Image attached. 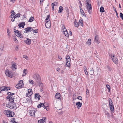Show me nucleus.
<instances>
[{"label":"nucleus","mask_w":123,"mask_h":123,"mask_svg":"<svg viewBox=\"0 0 123 123\" xmlns=\"http://www.w3.org/2000/svg\"><path fill=\"white\" fill-rule=\"evenodd\" d=\"M6 105L7 107L10 108V109H16L17 108L16 105L14 102V101L10 102L6 104Z\"/></svg>","instance_id":"1"},{"label":"nucleus","mask_w":123,"mask_h":123,"mask_svg":"<svg viewBox=\"0 0 123 123\" xmlns=\"http://www.w3.org/2000/svg\"><path fill=\"white\" fill-rule=\"evenodd\" d=\"M33 78L36 81L35 84L39 82L41 80L40 77V75L37 74H34L33 76Z\"/></svg>","instance_id":"2"},{"label":"nucleus","mask_w":123,"mask_h":123,"mask_svg":"<svg viewBox=\"0 0 123 123\" xmlns=\"http://www.w3.org/2000/svg\"><path fill=\"white\" fill-rule=\"evenodd\" d=\"M65 59L66 60V66L70 68L71 61V59L70 57L68 55H67Z\"/></svg>","instance_id":"3"},{"label":"nucleus","mask_w":123,"mask_h":123,"mask_svg":"<svg viewBox=\"0 0 123 123\" xmlns=\"http://www.w3.org/2000/svg\"><path fill=\"white\" fill-rule=\"evenodd\" d=\"M109 103L110 109L112 111H114V106L112 100L111 98H109Z\"/></svg>","instance_id":"4"},{"label":"nucleus","mask_w":123,"mask_h":123,"mask_svg":"<svg viewBox=\"0 0 123 123\" xmlns=\"http://www.w3.org/2000/svg\"><path fill=\"white\" fill-rule=\"evenodd\" d=\"M86 6L87 9L88 10L89 13L91 14L92 13V7L91 4H88V5L86 4Z\"/></svg>","instance_id":"5"},{"label":"nucleus","mask_w":123,"mask_h":123,"mask_svg":"<svg viewBox=\"0 0 123 123\" xmlns=\"http://www.w3.org/2000/svg\"><path fill=\"white\" fill-rule=\"evenodd\" d=\"M112 60L116 64L118 63V60L117 57L114 54H113L112 57Z\"/></svg>","instance_id":"6"},{"label":"nucleus","mask_w":123,"mask_h":123,"mask_svg":"<svg viewBox=\"0 0 123 123\" xmlns=\"http://www.w3.org/2000/svg\"><path fill=\"white\" fill-rule=\"evenodd\" d=\"M5 74L6 75L10 78L12 77V74L11 72V71L8 69L6 70L5 71Z\"/></svg>","instance_id":"7"},{"label":"nucleus","mask_w":123,"mask_h":123,"mask_svg":"<svg viewBox=\"0 0 123 123\" xmlns=\"http://www.w3.org/2000/svg\"><path fill=\"white\" fill-rule=\"evenodd\" d=\"M25 31H24L25 33H28L29 32H31L32 31L33 29L31 27H28L24 29Z\"/></svg>","instance_id":"8"},{"label":"nucleus","mask_w":123,"mask_h":123,"mask_svg":"<svg viewBox=\"0 0 123 123\" xmlns=\"http://www.w3.org/2000/svg\"><path fill=\"white\" fill-rule=\"evenodd\" d=\"M7 99H9V102H12L14 101V98H13V96H10L8 95L6 97Z\"/></svg>","instance_id":"9"},{"label":"nucleus","mask_w":123,"mask_h":123,"mask_svg":"<svg viewBox=\"0 0 123 123\" xmlns=\"http://www.w3.org/2000/svg\"><path fill=\"white\" fill-rule=\"evenodd\" d=\"M32 89H28V93L26 95V97L31 96L32 94Z\"/></svg>","instance_id":"10"},{"label":"nucleus","mask_w":123,"mask_h":123,"mask_svg":"<svg viewBox=\"0 0 123 123\" xmlns=\"http://www.w3.org/2000/svg\"><path fill=\"white\" fill-rule=\"evenodd\" d=\"M23 83H19L16 85V87L17 89H20L23 87Z\"/></svg>","instance_id":"11"},{"label":"nucleus","mask_w":123,"mask_h":123,"mask_svg":"<svg viewBox=\"0 0 123 123\" xmlns=\"http://www.w3.org/2000/svg\"><path fill=\"white\" fill-rule=\"evenodd\" d=\"M99 37L98 35H97L95 36L94 38V41L96 43H99L100 42V41L98 40Z\"/></svg>","instance_id":"12"},{"label":"nucleus","mask_w":123,"mask_h":123,"mask_svg":"<svg viewBox=\"0 0 123 123\" xmlns=\"http://www.w3.org/2000/svg\"><path fill=\"white\" fill-rule=\"evenodd\" d=\"M31 40L29 38H27V39L25 41V42L27 44L30 45L31 43Z\"/></svg>","instance_id":"13"},{"label":"nucleus","mask_w":123,"mask_h":123,"mask_svg":"<svg viewBox=\"0 0 123 123\" xmlns=\"http://www.w3.org/2000/svg\"><path fill=\"white\" fill-rule=\"evenodd\" d=\"M40 96L38 93H36L35 94V98L36 99H38L39 100L40 99Z\"/></svg>","instance_id":"14"},{"label":"nucleus","mask_w":123,"mask_h":123,"mask_svg":"<svg viewBox=\"0 0 123 123\" xmlns=\"http://www.w3.org/2000/svg\"><path fill=\"white\" fill-rule=\"evenodd\" d=\"M82 103L80 102H78L76 103V105L78 109H79L81 106Z\"/></svg>","instance_id":"15"},{"label":"nucleus","mask_w":123,"mask_h":123,"mask_svg":"<svg viewBox=\"0 0 123 123\" xmlns=\"http://www.w3.org/2000/svg\"><path fill=\"white\" fill-rule=\"evenodd\" d=\"M9 112H10V113L9 114V115H8V116H9V117H13L14 115V113L13 112L11 111H10Z\"/></svg>","instance_id":"16"},{"label":"nucleus","mask_w":123,"mask_h":123,"mask_svg":"<svg viewBox=\"0 0 123 123\" xmlns=\"http://www.w3.org/2000/svg\"><path fill=\"white\" fill-rule=\"evenodd\" d=\"M0 90L1 91H8L7 89L6 88V86H3L0 87Z\"/></svg>","instance_id":"17"},{"label":"nucleus","mask_w":123,"mask_h":123,"mask_svg":"<svg viewBox=\"0 0 123 123\" xmlns=\"http://www.w3.org/2000/svg\"><path fill=\"white\" fill-rule=\"evenodd\" d=\"M35 85H38L39 86L41 87V88L43 86V84L42 83L41 80L39 82L36 83Z\"/></svg>","instance_id":"18"},{"label":"nucleus","mask_w":123,"mask_h":123,"mask_svg":"<svg viewBox=\"0 0 123 123\" xmlns=\"http://www.w3.org/2000/svg\"><path fill=\"white\" fill-rule=\"evenodd\" d=\"M36 110H31L30 111V114L31 116H33L35 114V113L36 112Z\"/></svg>","instance_id":"19"},{"label":"nucleus","mask_w":123,"mask_h":123,"mask_svg":"<svg viewBox=\"0 0 123 123\" xmlns=\"http://www.w3.org/2000/svg\"><path fill=\"white\" fill-rule=\"evenodd\" d=\"M63 34L66 37H69L68 32L67 30H66V31H63Z\"/></svg>","instance_id":"20"},{"label":"nucleus","mask_w":123,"mask_h":123,"mask_svg":"<svg viewBox=\"0 0 123 123\" xmlns=\"http://www.w3.org/2000/svg\"><path fill=\"white\" fill-rule=\"evenodd\" d=\"M10 111H9L8 110H6L4 111V113L7 116L9 117V116H8V115H9V114L10 113V112H9Z\"/></svg>","instance_id":"21"},{"label":"nucleus","mask_w":123,"mask_h":123,"mask_svg":"<svg viewBox=\"0 0 123 123\" xmlns=\"http://www.w3.org/2000/svg\"><path fill=\"white\" fill-rule=\"evenodd\" d=\"M50 15L49 14L47 16V18L45 20V22H46V23L48 21H49L50 20Z\"/></svg>","instance_id":"22"},{"label":"nucleus","mask_w":123,"mask_h":123,"mask_svg":"<svg viewBox=\"0 0 123 123\" xmlns=\"http://www.w3.org/2000/svg\"><path fill=\"white\" fill-rule=\"evenodd\" d=\"M60 94L59 93H57L55 95V98L56 99H59L60 98Z\"/></svg>","instance_id":"23"},{"label":"nucleus","mask_w":123,"mask_h":123,"mask_svg":"<svg viewBox=\"0 0 123 123\" xmlns=\"http://www.w3.org/2000/svg\"><path fill=\"white\" fill-rule=\"evenodd\" d=\"M25 25V24H19L18 26L19 28L22 27V28H24V26Z\"/></svg>","instance_id":"24"},{"label":"nucleus","mask_w":123,"mask_h":123,"mask_svg":"<svg viewBox=\"0 0 123 123\" xmlns=\"http://www.w3.org/2000/svg\"><path fill=\"white\" fill-rule=\"evenodd\" d=\"M27 71V69H24L23 70V73L22 75V76H25L26 74V72Z\"/></svg>","instance_id":"25"},{"label":"nucleus","mask_w":123,"mask_h":123,"mask_svg":"<svg viewBox=\"0 0 123 123\" xmlns=\"http://www.w3.org/2000/svg\"><path fill=\"white\" fill-rule=\"evenodd\" d=\"M63 8L62 6H60L59 8L58 13H61L62 12V11L63 10Z\"/></svg>","instance_id":"26"},{"label":"nucleus","mask_w":123,"mask_h":123,"mask_svg":"<svg viewBox=\"0 0 123 123\" xmlns=\"http://www.w3.org/2000/svg\"><path fill=\"white\" fill-rule=\"evenodd\" d=\"M46 27L48 28H49L51 27V24H45Z\"/></svg>","instance_id":"27"},{"label":"nucleus","mask_w":123,"mask_h":123,"mask_svg":"<svg viewBox=\"0 0 123 123\" xmlns=\"http://www.w3.org/2000/svg\"><path fill=\"white\" fill-rule=\"evenodd\" d=\"M86 43L88 45H90L91 43V39H89Z\"/></svg>","instance_id":"28"},{"label":"nucleus","mask_w":123,"mask_h":123,"mask_svg":"<svg viewBox=\"0 0 123 123\" xmlns=\"http://www.w3.org/2000/svg\"><path fill=\"white\" fill-rule=\"evenodd\" d=\"M105 115L106 116V117H110V115L109 113H108L107 111H105Z\"/></svg>","instance_id":"29"},{"label":"nucleus","mask_w":123,"mask_h":123,"mask_svg":"<svg viewBox=\"0 0 123 123\" xmlns=\"http://www.w3.org/2000/svg\"><path fill=\"white\" fill-rule=\"evenodd\" d=\"M29 82L30 84L32 85L35 84V83H34L33 81L32 80H29Z\"/></svg>","instance_id":"30"},{"label":"nucleus","mask_w":123,"mask_h":123,"mask_svg":"<svg viewBox=\"0 0 123 123\" xmlns=\"http://www.w3.org/2000/svg\"><path fill=\"white\" fill-rule=\"evenodd\" d=\"M34 20V18L33 17H31L29 20L27 21L28 22H31L33 21Z\"/></svg>","instance_id":"31"},{"label":"nucleus","mask_w":123,"mask_h":123,"mask_svg":"<svg viewBox=\"0 0 123 123\" xmlns=\"http://www.w3.org/2000/svg\"><path fill=\"white\" fill-rule=\"evenodd\" d=\"M44 104H43V103H41L40 104H38L37 106V107L38 108H39L41 107H42L44 105Z\"/></svg>","instance_id":"32"},{"label":"nucleus","mask_w":123,"mask_h":123,"mask_svg":"<svg viewBox=\"0 0 123 123\" xmlns=\"http://www.w3.org/2000/svg\"><path fill=\"white\" fill-rule=\"evenodd\" d=\"M100 12H104L105 10L103 6H101L100 8Z\"/></svg>","instance_id":"33"},{"label":"nucleus","mask_w":123,"mask_h":123,"mask_svg":"<svg viewBox=\"0 0 123 123\" xmlns=\"http://www.w3.org/2000/svg\"><path fill=\"white\" fill-rule=\"evenodd\" d=\"M20 14L19 13L17 14H16L15 15V16L14 17V18H18L20 16Z\"/></svg>","instance_id":"34"},{"label":"nucleus","mask_w":123,"mask_h":123,"mask_svg":"<svg viewBox=\"0 0 123 123\" xmlns=\"http://www.w3.org/2000/svg\"><path fill=\"white\" fill-rule=\"evenodd\" d=\"M11 16L14 17L15 15V13L14 12V11L13 10H12V11L11 12Z\"/></svg>","instance_id":"35"},{"label":"nucleus","mask_w":123,"mask_h":123,"mask_svg":"<svg viewBox=\"0 0 123 123\" xmlns=\"http://www.w3.org/2000/svg\"><path fill=\"white\" fill-rule=\"evenodd\" d=\"M7 34L8 36L9 37H10V32L8 29H7Z\"/></svg>","instance_id":"36"},{"label":"nucleus","mask_w":123,"mask_h":123,"mask_svg":"<svg viewBox=\"0 0 123 123\" xmlns=\"http://www.w3.org/2000/svg\"><path fill=\"white\" fill-rule=\"evenodd\" d=\"M12 68H15L16 70V69H17V68H16V63H14V64H12Z\"/></svg>","instance_id":"37"},{"label":"nucleus","mask_w":123,"mask_h":123,"mask_svg":"<svg viewBox=\"0 0 123 123\" xmlns=\"http://www.w3.org/2000/svg\"><path fill=\"white\" fill-rule=\"evenodd\" d=\"M62 29H63V31H66L67 30L65 25L63 24L62 25Z\"/></svg>","instance_id":"38"},{"label":"nucleus","mask_w":123,"mask_h":123,"mask_svg":"<svg viewBox=\"0 0 123 123\" xmlns=\"http://www.w3.org/2000/svg\"><path fill=\"white\" fill-rule=\"evenodd\" d=\"M7 94L9 95L12 96L13 95L15 94V93L8 92L7 93Z\"/></svg>","instance_id":"39"},{"label":"nucleus","mask_w":123,"mask_h":123,"mask_svg":"<svg viewBox=\"0 0 123 123\" xmlns=\"http://www.w3.org/2000/svg\"><path fill=\"white\" fill-rule=\"evenodd\" d=\"M90 72L91 75H92L94 74V70L92 68V69L90 71Z\"/></svg>","instance_id":"40"},{"label":"nucleus","mask_w":123,"mask_h":123,"mask_svg":"<svg viewBox=\"0 0 123 123\" xmlns=\"http://www.w3.org/2000/svg\"><path fill=\"white\" fill-rule=\"evenodd\" d=\"M38 123H43L44 121L43 119H40L38 121Z\"/></svg>","instance_id":"41"},{"label":"nucleus","mask_w":123,"mask_h":123,"mask_svg":"<svg viewBox=\"0 0 123 123\" xmlns=\"http://www.w3.org/2000/svg\"><path fill=\"white\" fill-rule=\"evenodd\" d=\"M65 9L66 10V13L69 14V11L68 8L67 7H66L65 8Z\"/></svg>","instance_id":"42"},{"label":"nucleus","mask_w":123,"mask_h":123,"mask_svg":"<svg viewBox=\"0 0 123 123\" xmlns=\"http://www.w3.org/2000/svg\"><path fill=\"white\" fill-rule=\"evenodd\" d=\"M14 41L16 42L17 43L18 42V40H17L16 39V36H15L13 38Z\"/></svg>","instance_id":"43"},{"label":"nucleus","mask_w":123,"mask_h":123,"mask_svg":"<svg viewBox=\"0 0 123 123\" xmlns=\"http://www.w3.org/2000/svg\"><path fill=\"white\" fill-rule=\"evenodd\" d=\"M120 17L123 20V14L122 13H120Z\"/></svg>","instance_id":"44"},{"label":"nucleus","mask_w":123,"mask_h":123,"mask_svg":"<svg viewBox=\"0 0 123 123\" xmlns=\"http://www.w3.org/2000/svg\"><path fill=\"white\" fill-rule=\"evenodd\" d=\"M91 1L90 0H86V4L88 5L89 3Z\"/></svg>","instance_id":"45"},{"label":"nucleus","mask_w":123,"mask_h":123,"mask_svg":"<svg viewBox=\"0 0 123 123\" xmlns=\"http://www.w3.org/2000/svg\"><path fill=\"white\" fill-rule=\"evenodd\" d=\"M85 70H84V72H85V74L86 75H87V74H88V72H87V71L86 70V67H85Z\"/></svg>","instance_id":"46"},{"label":"nucleus","mask_w":123,"mask_h":123,"mask_svg":"<svg viewBox=\"0 0 123 123\" xmlns=\"http://www.w3.org/2000/svg\"><path fill=\"white\" fill-rule=\"evenodd\" d=\"M74 25L76 27H78L80 25L79 24H74Z\"/></svg>","instance_id":"47"},{"label":"nucleus","mask_w":123,"mask_h":123,"mask_svg":"<svg viewBox=\"0 0 123 123\" xmlns=\"http://www.w3.org/2000/svg\"><path fill=\"white\" fill-rule=\"evenodd\" d=\"M106 86L107 88L109 90H110V86L109 85H106Z\"/></svg>","instance_id":"48"},{"label":"nucleus","mask_w":123,"mask_h":123,"mask_svg":"<svg viewBox=\"0 0 123 123\" xmlns=\"http://www.w3.org/2000/svg\"><path fill=\"white\" fill-rule=\"evenodd\" d=\"M32 31H33V33H37L38 30L37 29L35 30L33 29Z\"/></svg>","instance_id":"49"},{"label":"nucleus","mask_w":123,"mask_h":123,"mask_svg":"<svg viewBox=\"0 0 123 123\" xmlns=\"http://www.w3.org/2000/svg\"><path fill=\"white\" fill-rule=\"evenodd\" d=\"M107 68L109 70L111 71L112 70V69L111 68V67L109 66H107Z\"/></svg>","instance_id":"50"},{"label":"nucleus","mask_w":123,"mask_h":123,"mask_svg":"<svg viewBox=\"0 0 123 123\" xmlns=\"http://www.w3.org/2000/svg\"><path fill=\"white\" fill-rule=\"evenodd\" d=\"M14 32L15 33V34L16 35L18 33V32L19 31L18 30H16L14 31Z\"/></svg>","instance_id":"51"},{"label":"nucleus","mask_w":123,"mask_h":123,"mask_svg":"<svg viewBox=\"0 0 123 123\" xmlns=\"http://www.w3.org/2000/svg\"><path fill=\"white\" fill-rule=\"evenodd\" d=\"M77 98L78 99L80 100H81L82 99V98L80 96H78Z\"/></svg>","instance_id":"52"},{"label":"nucleus","mask_w":123,"mask_h":123,"mask_svg":"<svg viewBox=\"0 0 123 123\" xmlns=\"http://www.w3.org/2000/svg\"><path fill=\"white\" fill-rule=\"evenodd\" d=\"M83 23V20L81 19L80 20L79 22V23Z\"/></svg>","instance_id":"53"},{"label":"nucleus","mask_w":123,"mask_h":123,"mask_svg":"<svg viewBox=\"0 0 123 123\" xmlns=\"http://www.w3.org/2000/svg\"><path fill=\"white\" fill-rule=\"evenodd\" d=\"M23 57L24 58H25L26 59H27V58H28L27 56L25 55H24L23 56Z\"/></svg>","instance_id":"54"},{"label":"nucleus","mask_w":123,"mask_h":123,"mask_svg":"<svg viewBox=\"0 0 123 123\" xmlns=\"http://www.w3.org/2000/svg\"><path fill=\"white\" fill-rule=\"evenodd\" d=\"M13 18L11 19V21L12 22L14 21V19L15 18H14V17H12Z\"/></svg>","instance_id":"55"},{"label":"nucleus","mask_w":123,"mask_h":123,"mask_svg":"<svg viewBox=\"0 0 123 123\" xmlns=\"http://www.w3.org/2000/svg\"><path fill=\"white\" fill-rule=\"evenodd\" d=\"M86 94L87 95H88V94L89 93V90L88 89H87L86 90Z\"/></svg>","instance_id":"56"},{"label":"nucleus","mask_w":123,"mask_h":123,"mask_svg":"<svg viewBox=\"0 0 123 123\" xmlns=\"http://www.w3.org/2000/svg\"><path fill=\"white\" fill-rule=\"evenodd\" d=\"M58 58L60 60H62V58L61 56L58 55Z\"/></svg>","instance_id":"57"},{"label":"nucleus","mask_w":123,"mask_h":123,"mask_svg":"<svg viewBox=\"0 0 123 123\" xmlns=\"http://www.w3.org/2000/svg\"><path fill=\"white\" fill-rule=\"evenodd\" d=\"M18 36L20 38H23V36L21 34L20 35H19V36Z\"/></svg>","instance_id":"58"},{"label":"nucleus","mask_w":123,"mask_h":123,"mask_svg":"<svg viewBox=\"0 0 123 123\" xmlns=\"http://www.w3.org/2000/svg\"><path fill=\"white\" fill-rule=\"evenodd\" d=\"M54 5L55 6H56L57 5V3L56 2H55L54 3Z\"/></svg>","instance_id":"59"},{"label":"nucleus","mask_w":123,"mask_h":123,"mask_svg":"<svg viewBox=\"0 0 123 123\" xmlns=\"http://www.w3.org/2000/svg\"><path fill=\"white\" fill-rule=\"evenodd\" d=\"M113 54H112L111 53H109V56H111V58H112V55Z\"/></svg>","instance_id":"60"},{"label":"nucleus","mask_w":123,"mask_h":123,"mask_svg":"<svg viewBox=\"0 0 123 123\" xmlns=\"http://www.w3.org/2000/svg\"><path fill=\"white\" fill-rule=\"evenodd\" d=\"M46 119V117H44L42 118V119H43V121H44V122L45 120Z\"/></svg>","instance_id":"61"},{"label":"nucleus","mask_w":123,"mask_h":123,"mask_svg":"<svg viewBox=\"0 0 123 123\" xmlns=\"http://www.w3.org/2000/svg\"><path fill=\"white\" fill-rule=\"evenodd\" d=\"M15 121V118H12V120H11V122H12L13 123V122Z\"/></svg>","instance_id":"62"},{"label":"nucleus","mask_w":123,"mask_h":123,"mask_svg":"<svg viewBox=\"0 0 123 123\" xmlns=\"http://www.w3.org/2000/svg\"><path fill=\"white\" fill-rule=\"evenodd\" d=\"M18 46H16V48H15L16 50H18Z\"/></svg>","instance_id":"63"},{"label":"nucleus","mask_w":123,"mask_h":123,"mask_svg":"<svg viewBox=\"0 0 123 123\" xmlns=\"http://www.w3.org/2000/svg\"><path fill=\"white\" fill-rule=\"evenodd\" d=\"M51 5H52V8H54V6H55L54 5V3H52V4Z\"/></svg>","instance_id":"64"}]
</instances>
